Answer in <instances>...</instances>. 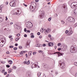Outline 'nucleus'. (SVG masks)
I'll list each match as a JSON object with an SVG mask.
<instances>
[{"mask_svg": "<svg viewBox=\"0 0 77 77\" xmlns=\"http://www.w3.org/2000/svg\"><path fill=\"white\" fill-rule=\"evenodd\" d=\"M44 12L43 11H41V14L40 15V18H42L44 17Z\"/></svg>", "mask_w": 77, "mask_h": 77, "instance_id": "1a4fd4ad", "label": "nucleus"}, {"mask_svg": "<svg viewBox=\"0 0 77 77\" xmlns=\"http://www.w3.org/2000/svg\"><path fill=\"white\" fill-rule=\"evenodd\" d=\"M60 45H61V43H59L57 44L58 46H60Z\"/></svg>", "mask_w": 77, "mask_h": 77, "instance_id": "4c0bfd02", "label": "nucleus"}, {"mask_svg": "<svg viewBox=\"0 0 77 77\" xmlns=\"http://www.w3.org/2000/svg\"><path fill=\"white\" fill-rule=\"evenodd\" d=\"M6 53L7 54H9V51H7L6 52Z\"/></svg>", "mask_w": 77, "mask_h": 77, "instance_id": "13d9d810", "label": "nucleus"}, {"mask_svg": "<svg viewBox=\"0 0 77 77\" xmlns=\"http://www.w3.org/2000/svg\"><path fill=\"white\" fill-rule=\"evenodd\" d=\"M51 17H50L48 19V21H51Z\"/></svg>", "mask_w": 77, "mask_h": 77, "instance_id": "cd10ccee", "label": "nucleus"}, {"mask_svg": "<svg viewBox=\"0 0 77 77\" xmlns=\"http://www.w3.org/2000/svg\"><path fill=\"white\" fill-rule=\"evenodd\" d=\"M77 26V23H76L74 25V27H76Z\"/></svg>", "mask_w": 77, "mask_h": 77, "instance_id": "79ce46f5", "label": "nucleus"}, {"mask_svg": "<svg viewBox=\"0 0 77 77\" xmlns=\"http://www.w3.org/2000/svg\"><path fill=\"white\" fill-rule=\"evenodd\" d=\"M32 68H35L34 66V64H33L32 66Z\"/></svg>", "mask_w": 77, "mask_h": 77, "instance_id": "c756f323", "label": "nucleus"}, {"mask_svg": "<svg viewBox=\"0 0 77 77\" xmlns=\"http://www.w3.org/2000/svg\"><path fill=\"white\" fill-rule=\"evenodd\" d=\"M24 32H27V30H26V28L24 29Z\"/></svg>", "mask_w": 77, "mask_h": 77, "instance_id": "5fc2aeb1", "label": "nucleus"}, {"mask_svg": "<svg viewBox=\"0 0 77 77\" xmlns=\"http://www.w3.org/2000/svg\"><path fill=\"white\" fill-rule=\"evenodd\" d=\"M48 36H49V37L50 38H51V35L50 34H49L48 35Z\"/></svg>", "mask_w": 77, "mask_h": 77, "instance_id": "8fccbe9b", "label": "nucleus"}, {"mask_svg": "<svg viewBox=\"0 0 77 77\" xmlns=\"http://www.w3.org/2000/svg\"><path fill=\"white\" fill-rule=\"evenodd\" d=\"M4 6L3 5H2L0 6V8H3Z\"/></svg>", "mask_w": 77, "mask_h": 77, "instance_id": "49530a36", "label": "nucleus"}, {"mask_svg": "<svg viewBox=\"0 0 77 77\" xmlns=\"http://www.w3.org/2000/svg\"><path fill=\"white\" fill-rule=\"evenodd\" d=\"M8 63L10 64H12V61L11 60H9L8 61Z\"/></svg>", "mask_w": 77, "mask_h": 77, "instance_id": "2eb2a0df", "label": "nucleus"}, {"mask_svg": "<svg viewBox=\"0 0 77 77\" xmlns=\"http://www.w3.org/2000/svg\"><path fill=\"white\" fill-rule=\"evenodd\" d=\"M37 65L36 64H34V67H36Z\"/></svg>", "mask_w": 77, "mask_h": 77, "instance_id": "052dcab7", "label": "nucleus"}, {"mask_svg": "<svg viewBox=\"0 0 77 77\" xmlns=\"http://www.w3.org/2000/svg\"><path fill=\"white\" fill-rule=\"evenodd\" d=\"M43 47H45V46H46V45H45V44H43Z\"/></svg>", "mask_w": 77, "mask_h": 77, "instance_id": "6e6d98bb", "label": "nucleus"}, {"mask_svg": "<svg viewBox=\"0 0 77 77\" xmlns=\"http://www.w3.org/2000/svg\"><path fill=\"white\" fill-rule=\"evenodd\" d=\"M42 36L41 35H40L39 37V38H42Z\"/></svg>", "mask_w": 77, "mask_h": 77, "instance_id": "338daca9", "label": "nucleus"}, {"mask_svg": "<svg viewBox=\"0 0 77 77\" xmlns=\"http://www.w3.org/2000/svg\"><path fill=\"white\" fill-rule=\"evenodd\" d=\"M24 52H25L23 51H21L20 53V55H21V54H23V53H24Z\"/></svg>", "mask_w": 77, "mask_h": 77, "instance_id": "393cba45", "label": "nucleus"}, {"mask_svg": "<svg viewBox=\"0 0 77 77\" xmlns=\"http://www.w3.org/2000/svg\"><path fill=\"white\" fill-rule=\"evenodd\" d=\"M51 29L50 28H48L47 29H44V32L45 35H47L48 33H50Z\"/></svg>", "mask_w": 77, "mask_h": 77, "instance_id": "423d86ee", "label": "nucleus"}, {"mask_svg": "<svg viewBox=\"0 0 77 77\" xmlns=\"http://www.w3.org/2000/svg\"><path fill=\"white\" fill-rule=\"evenodd\" d=\"M27 35L25 34L24 35V37H27Z\"/></svg>", "mask_w": 77, "mask_h": 77, "instance_id": "864d4df0", "label": "nucleus"}, {"mask_svg": "<svg viewBox=\"0 0 77 77\" xmlns=\"http://www.w3.org/2000/svg\"><path fill=\"white\" fill-rule=\"evenodd\" d=\"M5 4L6 5H8V2H6Z\"/></svg>", "mask_w": 77, "mask_h": 77, "instance_id": "e2e57ef3", "label": "nucleus"}, {"mask_svg": "<svg viewBox=\"0 0 77 77\" xmlns=\"http://www.w3.org/2000/svg\"><path fill=\"white\" fill-rule=\"evenodd\" d=\"M56 53H57L59 56H62V55H63V54H62V53H60V52L55 53H54V54H56Z\"/></svg>", "mask_w": 77, "mask_h": 77, "instance_id": "9d476101", "label": "nucleus"}, {"mask_svg": "<svg viewBox=\"0 0 77 77\" xmlns=\"http://www.w3.org/2000/svg\"><path fill=\"white\" fill-rule=\"evenodd\" d=\"M63 48H64V49H66V47L65 46H64L63 47Z\"/></svg>", "mask_w": 77, "mask_h": 77, "instance_id": "bf43d9fd", "label": "nucleus"}, {"mask_svg": "<svg viewBox=\"0 0 77 77\" xmlns=\"http://www.w3.org/2000/svg\"><path fill=\"white\" fill-rule=\"evenodd\" d=\"M75 76L76 77H77V72L76 73Z\"/></svg>", "mask_w": 77, "mask_h": 77, "instance_id": "774afa93", "label": "nucleus"}, {"mask_svg": "<svg viewBox=\"0 0 77 77\" xmlns=\"http://www.w3.org/2000/svg\"><path fill=\"white\" fill-rule=\"evenodd\" d=\"M59 64L61 66V68L63 69L65 68V63L62 62L61 61H60L59 62Z\"/></svg>", "mask_w": 77, "mask_h": 77, "instance_id": "7ed1b4c3", "label": "nucleus"}, {"mask_svg": "<svg viewBox=\"0 0 77 77\" xmlns=\"http://www.w3.org/2000/svg\"><path fill=\"white\" fill-rule=\"evenodd\" d=\"M10 5L11 6H15V1H13L11 2L10 3Z\"/></svg>", "mask_w": 77, "mask_h": 77, "instance_id": "6e6552de", "label": "nucleus"}, {"mask_svg": "<svg viewBox=\"0 0 77 77\" xmlns=\"http://www.w3.org/2000/svg\"><path fill=\"white\" fill-rule=\"evenodd\" d=\"M6 74H7V72H5L4 73V75H6Z\"/></svg>", "mask_w": 77, "mask_h": 77, "instance_id": "0e129e2a", "label": "nucleus"}, {"mask_svg": "<svg viewBox=\"0 0 77 77\" xmlns=\"http://www.w3.org/2000/svg\"><path fill=\"white\" fill-rule=\"evenodd\" d=\"M63 7L64 9H65V10H66L67 9V8L66 7V5L65 4H64L63 5Z\"/></svg>", "mask_w": 77, "mask_h": 77, "instance_id": "ddd939ff", "label": "nucleus"}, {"mask_svg": "<svg viewBox=\"0 0 77 77\" xmlns=\"http://www.w3.org/2000/svg\"><path fill=\"white\" fill-rule=\"evenodd\" d=\"M9 48H14V46H9Z\"/></svg>", "mask_w": 77, "mask_h": 77, "instance_id": "a18cd8bd", "label": "nucleus"}, {"mask_svg": "<svg viewBox=\"0 0 77 77\" xmlns=\"http://www.w3.org/2000/svg\"><path fill=\"white\" fill-rule=\"evenodd\" d=\"M5 38H2L0 39V47H3V43L5 42Z\"/></svg>", "mask_w": 77, "mask_h": 77, "instance_id": "20e7f679", "label": "nucleus"}, {"mask_svg": "<svg viewBox=\"0 0 77 77\" xmlns=\"http://www.w3.org/2000/svg\"><path fill=\"white\" fill-rule=\"evenodd\" d=\"M40 32L42 33H43L44 32V29L42 28L40 30Z\"/></svg>", "mask_w": 77, "mask_h": 77, "instance_id": "aec40b11", "label": "nucleus"}, {"mask_svg": "<svg viewBox=\"0 0 77 77\" xmlns=\"http://www.w3.org/2000/svg\"><path fill=\"white\" fill-rule=\"evenodd\" d=\"M15 46H18V44H17V43H16L15 44Z\"/></svg>", "mask_w": 77, "mask_h": 77, "instance_id": "680f3d73", "label": "nucleus"}, {"mask_svg": "<svg viewBox=\"0 0 77 77\" xmlns=\"http://www.w3.org/2000/svg\"><path fill=\"white\" fill-rule=\"evenodd\" d=\"M69 33L70 35H71L72 33V30H69Z\"/></svg>", "mask_w": 77, "mask_h": 77, "instance_id": "dca6fc26", "label": "nucleus"}, {"mask_svg": "<svg viewBox=\"0 0 77 77\" xmlns=\"http://www.w3.org/2000/svg\"><path fill=\"white\" fill-rule=\"evenodd\" d=\"M27 61L26 60L23 63H24V64H26V63H27Z\"/></svg>", "mask_w": 77, "mask_h": 77, "instance_id": "09e8293b", "label": "nucleus"}, {"mask_svg": "<svg viewBox=\"0 0 77 77\" xmlns=\"http://www.w3.org/2000/svg\"><path fill=\"white\" fill-rule=\"evenodd\" d=\"M48 45L50 47H53V43L52 42H49L48 44Z\"/></svg>", "mask_w": 77, "mask_h": 77, "instance_id": "9b49d317", "label": "nucleus"}, {"mask_svg": "<svg viewBox=\"0 0 77 77\" xmlns=\"http://www.w3.org/2000/svg\"><path fill=\"white\" fill-rule=\"evenodd\" d=\"M42 47V44H39V47Z\"/></svg>", "mask_w": 77, "mask_h": 77, "instance_id": "58836bf2", "label": "nucleus"}, {"mask_svg": "<svg viewBox=\"0 0 77 77\" xmlns=\"http://www.w3.org/2000/svg\"><path fill=\"white\" fill-rule=\"evenodd\" d=\"M41 72H38V77H40V76H41Z\"/></svg>", "mask_w": 77, "mask_h": 77, "instance_id": "412c9836", "label": "nucleus"}, {"mask_svg": "<svg viewBox=\"0 0 77 77\" xmlns=\"http://www.w3.org/2000/svg\"><path fill=\"white\" fill-rule=\"evenodd\" d=\"M20 39V37L17 38L15 39V41H17Z\"/></svg>", "mask_w": 77, "mask_h": 77, "instance_id": "f3484780", "label": "nucleus"}, {"mask_svg": "<svg viewBox=\"0 0 77 77\" xmlns=\"http://www.w3.org/2000/svg\"><path fill=\"white\" fill-rule=\"evenodd\" d=\"M74 64L75 65V66H77V63H74Z\"/></svg>", "mask_w": 77, "mask_h": 77, "instance_id": "de8ad7c7", "label": "nucleus"}, {"mask_svg": "<svg viewBox=\"0 0 77 77\" xmlns=\"http://www.w3.org/2000/svg\"><path fill=\"white\" fill-rule=\"evenodd\" d=\"M13 69H16V68H17V67H16V66H13Z\"/></svg>", "mask_w": 77, "mask_h": 77, "instance_id": "473e14b6", "label": "nucleus"}, {"mask_svg": "<svg viewBox=\"0 0 77 77\" xmlns=\"http://www.w3.org/2000/svg\"><path fill=\"white\" fill-rule=\"evenodd\" d=\"M70 51L71 53H75L77 51V48L73 46H72L70 48Z\"/></svg>", "mask_w": 77, "mask_h": 77, "instance_id": "f03ea898", "label": "nucleus"}, {"mask_svg": "<svg viewBox=\"0 0 77 77\" xmlns=\"http://www.w3.org/2000/svg\"><path fill=\"white\" fill-rule=\"evenodd\" d=\"M34 37H35V36L34 35H32L31 36V38H34Z\"/></svg>", "mask_w": 77, "mask_h": 77, "instance_id": "f704fd0d", "label": "nucleus"}, {"mask_svg": "<svg viewBox=\"0 0 77 77\" xmlns=\"http://www.w3.org/2000/svg\"><path fill=\"white\" fill-rule=\"evenodd\" d=\"M61 23L62 24H65V22L63 20H62Z\"/></svg>", "mask_w": 77, "mask_h": 77, "instance_id": "a878e982", "label": "nucleus"}, {"mask_svg": "<svg viewBox=\"0 0 77 77\" xmlns=\"http://www.w3.org/2000/svg\"><path fill=\"white\" fill-rule=\"evenodd\" d=\"M34 7L32 5H30L29 6V9L31 11H32L33 10V9Z\"/></svg>", "mask_w": 77, "mask_h": 77, "instance_id": "4468645a", "label": "nucleus"}, {"mask_svg": "<svg viewBox=\"0 0 77 77\" xmlns=\"http://www.w3.org/2000/svg\"><path fill=\"white\" fill-rule=\"evenodd\" d=\"M43 51H38V52L40 53H42Z\"/></svg>", "mask_w": 77, "mask_h": 77, "instance_id": "2f4dec72", "label": "nucleus"}, {"mask_svg": "<svg viewBox=\"0 0 77 77\" xmlns=\"http://www.w3.org/2000/svg\"><path fill=\"white\" fill-rule=\"evenodd\" d=\"M71 8H75L77 7V2H73L72 3L71 5Z\"/></svg>", "mask_w": 77, "mask_h": 77, "instance_id": "39448f33", "label": "nucleus"}, {"mask_svg": "<svg viewBox=\"0 0 77 77\" xmlns=\"http://www.w3.org/2000/svg\"><path fill=\"white\" fill-rule=\"evenodd\" d=\"M2 8H0V12H2Z\"/></svg>", "mask_w": 77, "mask_h": 77, "instance_id": "603ef678", "label": "nucleus"}, {"mask_svg": "<svg viewBox=\"0 0 77 77\" xmlns=\"http://www.w3.org/2000/svg\"><path fill=\"white\" fill-rule=\"evenodd\" d=\"M17 36L18 37L20 36V34H18L17 35Z\"/></svg>", "mask_w": 77, "mask_h": 77, "instance_id": "ea45409f", "label": "nucleus"}, {"mask_svg": "<svg viewBox=\"0 0 77 77\" xmlns=\"http://www.w3.org/2000/svg\"><path fill=\"white\" fill-rule=\"evenodd\" d=\"M40 34H41V33L40 32H38L37 33V35H40Z\"/></svg>", "mask_w": 77, "mask_h": 77, "instance_id": "c03bdc74", "label": "nucleus"}, {"mask_svg": "<svg viewBox=\"0 0 77 77\" xmlns=\"http://www.w3.org/2000/svg\"><path fill=\"white\" fill-rule=\"evenodd\" d=\"M8 73H11V72H12V69H9L8 70Z\"/></svg>", "mask_w": 77, "mask_h": 77, "instance_id": "a211bd4d", "label": "nucleus"}, {"mask_svg": "<svg viewBox=\"0 0 77 77\" xmlns=\"http://www.w3.org/2000/svg\"><path fill=\"white\" fill-rule=\"evenodd\" d=\"M28 55L29 56H31L32 55V52L31 51H30V52H29V53H28Z\"/></svg>", "mask_w": 77, "mask_h": 77, "instance_id": "6ab92c4d", "label": "nucleus"}, {"mask_svg": "<svg viewBox=\"0 0 77 77\" xmlns=\"http://www.w3.org/2000/svg\"><path fill=\"white\" fill-rule=\"evenodd\" d=\"M30 42V41L29 40L27 42L26 44V47H27V46H28V45H29Z\"/></svg>", "mask_w": 77, "mask_h": 77, "instance_id": "f8f14e48", "label": "nucleus"}, {"mask_svg": "<svg viewBox=\"0 0 77 77\" xmlns=\"http://www.w3.org/2000/svg\"><path fill=\"white\" fill-rule=\"evenodd\" d=\"M57 50H58V51H60V50H61V48H59L57 49Z\"/></svg>", "mask_w": 77, "mask_h": 77, "instance_id": "3c124183", "label": "nucleus"}, {"mask_svg": "<svg viewBox=\"0 0 77 77\" xmlns=\"http://www.w3.org/2000/svg\"><path fill=\"white\" fill-rule=\"evenodd\" d=\"M6 66L8 68H9V67H10V66H9V65H7Z\"/></svg>", "mask_w": 77, "mask_h": 77, "instance_id": "4d7b16f0", "label": "nucleus"}, {"mask_svg": "<svg viewBox=\"0 0 77 77\" xmlns=\"http://www.w3.org/2000/svg\"><path fill=\"white\" fill-rule=\"evenodd\" d=\"M5 69H3L2 71V73H4L5 72Z\"/></svg>", "mask_w": 77, "mask_h": 77, "instance_id": "e433bc0d", "label": "nucleus"}, {"mask_svg": "<svg viewBox=\"0 0 77 77\" xmlns=\"http://www.w3.org/2000/svg\"><path fill=\"white\" fill-rule=\"evenodd\" d=\"M14 14L15 15H20V14H19V13H17V12H16L14 13Z\"/></svg>", "mask_w": 77, "mask_h": 77, "instance_id": "b1692460", "label": "nucleus"}, {"mask_svg": "<svg viewBox=\"0 0 77 77\" xmlns=\"http://www.w3.org/2000/svg\"><path fill=\"white\" fill-rule=\"evenodd\" d=\"M32 54L33 55L36 54V52H33Z\"/></svg>", "mask_w": 77, "mask_h": 77, "instance_id": "a19ab883", "label": "nucleus"}, {"mask_svg": "<svg viewBox=\"0 0 77 77\" xmlns=\"http://www.w3.org/2000/svg\"><path fill=\"white\" fill-rule=\"evenodd\" d=\"M69 32V31H68V30H66L65 31V33L67 34V33H68Z\"/></svg>", "mask_w": 77, "mask_h": 77, "instance_id": "7c9ffc66", "label": "nucleus"}, {"mask_svg": "<svg viewBox=\"0 0 77 77\" xmlns=\"http://www.w3.org/2000/svg\"><path fill=\"white\" fill-rule=\"evenodd\" d=\"M29 23V22H28L27 23V26H26L27 27H28V28H32L33 26V24H32V23H31V24H30Z\"/></svg>", "mask_w": 77, "mask_h": 77, "instance_id": "0eeeda50", "label": "nucleus"}, {"mask_svg": "<svg viewBox=\"0 0 77 77\" xmlns=\"http://www.w3.org/2000/svg\"><path fill=\"white\" fill-rule=\"evenodd\" d=\"M67 23H74L75 22V19L71 17H68L66 20Z\"/></svg>", "mask_w": 77, "mask_h": 77, "instance_id": "f257e3e1", "label": "nucleus"}, {"mask_svg": "<svg viewBox=\"0 0 77 77\" xmlns=\"http://www.w3.org/2000/svg\"><path fill=\"white\" fill-rule=\"evenodd\" d=\"M17 48L15 47L14 48V50H17Z\"/></svg>", "mask_w": 77, "mask_h": 77, "instance_id": "37998d69", "label": "nucleus"}, {"mask_svg": "<svg viewBox=\"0 0 77 77\" xmlns=\"http://www.w3.org/2000/svg\"><path fill=\"white\" fill-rule=\"evenodd\" d=\"M44 67L45 68H47V65H45L44 66Z\"/></svg>", "mask_w": 77, "mask_h": 77, "instance_id": "72a5a7b5", "label": "nucleus"}, {"mask_svg": "<svg viewBox=\"0 0 77 77\" xmlns=\"http://www.w3.org/2000/svg\"><path fill=\"white\" fill-rule=\"evenodd\" d=\"M27 65H29L30 64V60H28L26 64Z\"/></svg>", "mask_w": 77, "mask_h": 77, "instance_id": "5701e85b", "label": "nucleus"}, {"mask_svg": "<svg viewBox=\"0 0 77 77\" xmlns=\"http://www.w3.org/2000/svg\"><path fill=\"white\" fill-rule=\"evenodd\" d=\"M19 48H20V49H21V48H23V47H22V46H19Z\"/></svg>", "mask_w": 77, "mask_h": 77, "instance_id": "c85d7f7f", "label": "nucleus"}, {"mask_svg": "<svg viewBox=\"0 0 77 77\" xmlns=\"http://www.w3.org/2000/svg\"><path fill=\"white\" fill-rule=\"evenodd\" d=\"M39 44H38L35 45V47H39Z\"/></svg>", "mask_w": 77, "mask_h": 77, "instance_id": "bb28decb", "label": "nucleus"}, {"mask_svg": "<svg viewBox=\"0 0 77 77\" xmlns=\"http://www.w3.org/2000/svg\"><path fill=\"white\" fill-rule=\"evenodd\" d=\"M8 20V17L7 16L5 17V21H7Z\"/></svg>", "mask_w": 77, "mask_h": 77, "instance_id": "c9c22d12", "label": "nucleus"}, {"mask_svg": "<svg viewBox=\"0 0 77 77\" xmlns=\"http://www.w3.org/2000/svg\"><path fill=\"white\" fill-rule=\"evenodd\" d=\"M13 22H11V23H10V24L12 25V24H13Z\"/></svg>", "mask_w": 77, "mask_h": 77, "instance_id": "69168bd1", "label": "nucleus"}, {"mask_svg": "<svg viewBox=\"0 0 77 77\" xmlns=\"http://www.w3.org/2000/svg\"><path fill=\"white\" fill-rule=\"evenodd\" d=\"M3 21V19L1 17H0V23H2Z\"/></svg>", "mask_w": 77, "mask_h": 77, "instance_id": "4be33fe9", "label": "nucleus"}]
</instances>
